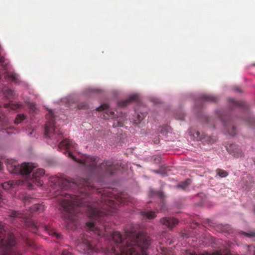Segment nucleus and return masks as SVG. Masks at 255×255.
<instances>
[{
	"label": "nucleus",
	"instance_id": "2eb2a0df",
	"mask_svg": "<svg viewBox=\"0 0 255 255\" xmlns=\"http://www.w3.org/2000/svg\"><path fill=\"white\" fill-rule=\"evenodd\" d=\"M242 234L250 238L255 237V232L254 231H251L249 233L242 232Z\"/></svg>",
	"mask_w": 255,
	"mask_h": 255
},
{
	"label": "nucleus",
	"instance_id": "dca6fc26",
	"mask_svg": "<svg viewBox=\"0 0 255 255\" xmlns=\"http://www.w3.org/2000/svg\"><path fill=\"white\" fill-rule=\"evenodd\" d=\"M160 254L162 255H169L167 249L160 248Z\"/></svg>",
	"mask_w": 255,
	"mask_h": 255
},
{
	"label": "nucleus",
	"instance_id": "f3484780",
	"mask_svg": "<svg viewBox=\"0 0 255 255\" xmlns=\"http://www.w3.org/2000/svg\"><path fill=\"white\" fill-rule=\"evenodd\" d=\"M165 168L163 167L162 166H160V175H162L163 176H165L167 175V170L166 171H164Z\"/></svg>",
	"mask_w": 255,
	"mask_h": 255
},
{
	"label": "nucleus",
	"instance_id": "f257e3e1",
	"mask_svg": "<svg viewBox=\"0 0 255 255\" xmlns=\"http://www.w3.org/2000/svg\"><path fill=\"white\" fill-rule=\"evenodd\" d=\"M216 115L222 121L227 132L232 136L235 135L237 133V129L230 118L225 114L222 110L217 111Z\"/></svg>",
	"mask_w": 255,
	"mask_h": 255
},
{
	"label": "nucleus",
	"instance_id": "c756f323",
	"mask_svg": "<svg viewBox=\"0 0 255 255\" xmlns=\"http://www.w3.org/2000/svg\"><path fill=\"white\" fill-rule=\"evenodd\" d=\"M232 146H235V145H231V147H232Z\"/></svg>",
	"mask_w": 255,
	"mask_h": 255
},
{
	"label": "nucleus",
	"instance_id": "412c9836",
	"mask_svg": "<svg viewBox=\"0 0 255 255\" xmlns=\"http://www.w3.org/2000/svg\"><path fill=\"white\" fill-rule=\"evenodd\" d=\"M108 108V106L107 105H102L101 107H100L99 108V109L100 110H104V109H106Z\"/></svg>",
	"mask_w": 255,
	"mask_h": 255
},
{
	"label": "nucleus",
	"instance_id": "c85d7f7f",
	"mask_svg": "<svg viewBox=\"0 0 255 255\" xmlns=\"http://www.w3.org/2000/svg\"><path fill=\"white\" fill-rule=\"evenodd\" d=\"M254 211L255 212V206H254Z\"/></svg>",
	"mask_w": 255,
	"mask_h": 255
},
{
	"label": "nucleus",
	"instance_id": "393cba45",
	"mask_svg": "<svg viewBox=\"0 0 255 255\" xmlns=\"http://www.w3.org/2000/svg\"><path fill=\"white\" fill-rule=\"evenodd\" d=\"M211 120V118H208L207 120V122L208 123H210V121Z\"/></svg>",
	"mask_w": 255,
	"mask_h": 255
},
{
	"label": "nucleus",
	"instance_id": "b1692460",
	"mask_svg": "<svg viewBox=\"0 0 255 255\" xmlns=\"http://www.w3.org/2000/svg\"><path fill=\"white\" fill-rule=\"evenodd\" d=\"M61 255H70V254L68 252H63L62 253Z\"/></svg>",
	"mask_w": 255,
	"mask_h": 255
},
{
	"label": "nucleus",
	"instance_id": "7c9ffc66",
	"mask_svg": "<svg viewBox=\"0 0 255 255\" xmlns=\"http://www.w3.org/2000/svg\"><path fill=\"white\" fill-rule=\"evenodd\" d=\"M253 65H254V66H255V64H253Z\"/></svg>",
	"mask_w": 255,
	"mask_h": 255
},
{
	"label": "nucleus",
	"instance_id": "7ed1b4c3",
	"mask_svg": "<svg viewBox=\"0 0 255 255\" xmlns=\"http://www.w3.org/2000/svg\"><path fill=\"white\" fill-rule=\"evenodd\" d=\"M138 241H133L129 243L126 248L122 251L121 255H138L141 251L142 248L140 245L137 244Z\"/></svg>",
	"mask_w": 255,
	"mask_h": 255
},
{
	"label": "nucleus",
	"instance_id": "6ab92c4d",
	"mask_svg": "<svg viewBox=\"0 0 255 255\" xmlns=\"http://www.w3.org/2000/svg\"><path fill=\"white\" fill-rule=\"evenodd\" d=\"M234 154L235 156H236L237 157H239V156H241L242 155V151L240 149H239L238 151H237V153H236L235 152Z\"/></svg>",
	"mask_w": 255,
	"mask_h": 255
},
{
	"label": "nucleus",
	"instance_id": "a878e982",
	"mask_svg": "<svg viewBox=\"0 0 255 255\" xmlns=\"http://www.w3.org/2000/svg\"><path fill=\"white\" fill-rule=\"evenodd\" d=\"M64 143L65 144H69V141H67V140H66V141H65L64 142Z\"/></svg>",
	"mask_w": 255,
	"mask_h": 255
},
{
	"label": "nucleus",
	"instance_id": "6e6552de",
	"mask_svg": "<svg viewBox=\"0 0 255 255\" xmlns=\"http://www.w3.org/2000/svg\"><path fill=\"white\" fill-rule=\"evenodd\" d=\"M201 99L202 101H203L216 102L218 101V97H217L215 95H210V94H205V95H203L201 96Z\"/></svg>",
	"mask_w": 255,
	"mask_h": 255
},
{
	"label": "nucleus",
	"instance_id": "5701e85b",
	"mask_svg": "<svg viewBox=\"0 0 255 255\" xmlns=\"http://www.w3.org/2000/svg\"><path fill=\"white\" fill-rule=\"evenodd\" d=\"M163 204L164 203L160 201V212L162 210V207H161V206H163ZM163 210H164V209H163Z\"/></svg>",
	"mask_w": 255,
	"mask_h": 255
},
{
	"label": "nucleus",
	"instance_id": "4be33fe9",
	"mask_svg": "<svg viewBox=\"0 0 255 255\" xmlns=\"http://www.w3.org/2000/svg\"><path fill=\"white\" fill-rule=\"evenodd\" d=\"M160 200H161V199L164 196V195H163V193L161 191H160Z\"/></svg>",
	"mask_w": 255,
	"mask_h": 255
},
{
	"label": "nucleus",
	"instance_id": "9b49d317",
	"mask_svg": "<svg viewBox=\"0 0 255 255\" xmlns=\"http://www.w3.org/2000/svg\"><path fill=\"white\" fill-rule=\"evenodd\" d=\"M14 183V181H9L8 182L4 183L2 184V187L6 190H9L13 187Z\"/></svg>",
	"mask_w": 255,
	"mask_h": 255
},
{
	"label": "nucleus",
	"instance_id": "ddd939ff",
	"mask_svg": "<svg viewBox=\"0 0 255 255\" xmlns=\"http://www.w3.org/2000/svg\"><path fill=\"white\" fill-rule=\"evenodd\" d=\"M246 122L249 126H252L255 122V119L253 117H249L246 120Z\"/></svg>",
	"mask_w": 255,
	"mask_h": 255
},
{
	"label": "nucleus",
	"instance_id": "f03ea898",
	"mask_svg": "<svg viewBox=\"0 0 255 255\" xmlns=\"http://www.w3.org/2000/svg\"><path fill=\"white\" fill-rule=\"evenodd\" d=\"M8 169L12 173H20L26 175L33 171V167L30 163H23L20 165L14 164L8 165Z\"/></svg>",
	"mask_w": 255,
	"mask_h": 255
},
{
	"label": "nucleus",
	"instance_id": "423d86ee",
	"mask_svg": "<svg viewBox=\"0 0 255 255\" xmlns=\"http://www.w3.org/2000/svg\"><path fill=\"white\" fill-rule=\"evenodd\" d=\"M45 173L44 170L43 169H37L34 171L33 179L32 181V184L30 183L31 186H33L34 185L37 186L41 185L42 184L39 180H37L36 178L42 176Z\"/></svg>",
	"mask_w": 255,
	"mask_h": 255
},
{
	"label": "nucleus",
	"instance_id": "0eeeda50",
	"mask_svg": "<svg viewBox=\"0 0 255 255\" xmlns=\"http://www.w3.org/2000/svg\"><path fill=\"white\" fill-rule=\"evenodd\" d=\"M228 102L229 106L232 108L244 107L245 105V103L244 102L236 101L233 98H229Z\"/></svg>",
	"mask_w": 255,
	"mask_h": 255
},
{
	"label": "nucleus",
	"instance_id": "bb28decb",
	"mask_svg": "<svg viewBox=\"0 0 255 255\" xmlns=\"http://www.w3.org/2000/svg\"><path fill=\"white\" fill-rule=\"evenodd\" d=\"M34 105L33 104H31L30 105V107H31V108H32V107H34Z\"/></svg>",
	"mask_w": 255,
	"mask_h": 255
},
{
	"label": "nucleus",
	"instance_id": "39448f33",
	"mask_svg": "<svg viewBox=\"0 0 255 255\" xmlns=\"http://www.w3.org/2000/svg\"><path fill=\"white\" fill-rule=\"evenodd\" d=\"M178 220L174 218H163L160 219V224L165 226L169 229L173 228L175 225L178 224Z\"/></svg>",
	"mask_w": 255,
	"mask_h": 255
},
{
	"label": "nucleus",
	"instance_id": "aec40b11",
	"mask_svg": "<svg viewBox=\"0 0 255 255\" xmlns=\"http://www.w3.org/2000/svg\"><path fill=\"white\" fill-rule=\"evenodd\" d=\"M83 247L84 250H85L86 249H89L91 247L90 245H80L79 247Z\"/></svg>",
	"mask_w": 255,
	"mask_h": 255
},
{
	"label": "nucleus",
	"instance_id": "f8f14e48",
	"mask_svg": "<svg viewBox=\"0 0 255 255\" xmlns=\"http://www.w3.org/2000/svg\"><path fill=\"white\" fill-rule=\"evenodd\" d=\"M121 235L120 234V233H115L114 234V235H113V240L116 242H120L121 241Z\"/></svg>",
	"mask_w": 255,
	"mask_h": 255
},
{
	"label": "nucleus",
	"instance_id": "1a4fd4ad",
	"mask_svg": "<svg viewBox=\"0 0 255 255\" xmlns=\"http://www.w3.org/2000/svg\"><path fill=\"white\" fill-rule=\"evenodd\" d=\"M190 183L191 180L189 179H187L184 182H180L177 185V187L182 189H185L190 184Z\"/></svg>",
	"mask_w": 255,
	"mask_h": 255
},
{
	"label": "nucleus",
	"instance_id": "a211bd4d",
	"mask_svg": "<svg viewBox=\"0 0 255 255\" xmlns=\"http://www.w3.org/2000/svg\"><path fill=\"white\" fill-rule=\"evenodd\" d=\"M155 214L153 212H150L147 215V217L150 219L153 218L155 217Z\"/></svg>",
	"mask_w": 255,
	"mask_h": 255
},
{
	"label": "nucleus",
	"instance_id": "4468645a",
	"mask_svg": "<svg viewBox=\"0 0 255 255\" xmlns=\"http://www.w3.org/2000/svg\"><path fill=\"white\" fill-rule=\"evenodd\" d=\"M24 119V115H19L15 119V122L17 124L20 123Z\"/></svg>",
	"mask_w": 255,
	"mask_h": 255
},
{
	"label": "nucleus",
	"instance_id": "cd10ccee",
	"mask_svg": "<svg viewBox=\"0 0 255 255\" xmlns=\"http://www.w3.org/2000/svg\"><path fill=\"white\" fill-rule=\"evenodd\" d=\"M84 253H87V254H89V253L88 252H86V251H84Z\"/></svg>",
	"mask_w": 255,
	"mask_h": 255
},
{
	"label": "nucleus",
	"instance_id": "20e7f679",
	"mask_svg": "<svg viewBox=\"0 0 255 255\" xmlns=\"http://www.w3.org/2000/svg\"><path fill=\"white\" fill-rule=\"evenodd\" d=\"M191 134L194 137V139L200 140L203 143H213L215 140L211 136L204 134L203 133H200L199 131H194L191 132Z\"/></svg>",
	"mask_w": 255,
	"mask_h": 255
},
{
	"label": "nucleus",
	"instance_id": "9d476101",
	"mask_svg": "<svg viewBox=\"0 0 255 255\" xmlns=\"http://www.w3.org/2000/svg\"><path fill=\"white\" fill-rule=\"evenodd\" d=\"M217 174L221 177H226L228 175V173L227 171L220 169H218L216 170Z\"/></svg>",
	"mask_w": 255,
	"mask_h": 255
}]
</instances>
